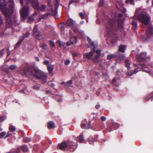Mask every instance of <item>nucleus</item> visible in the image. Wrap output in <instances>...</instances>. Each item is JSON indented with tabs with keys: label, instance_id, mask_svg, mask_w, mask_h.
<instances>
[{
	"label": "nucleus",
	"instance_id": "obj_48",
	"mask_svg": "<svg viewBox=\"0 0 153 153\" xmlns=\"http://www.w3.org/2000/svg\"><path fill=\"white\" fill-rule=\"evenodd\" d=\"M3 54V50H0V57H1L2 56Z\"/></svg>",
	"mask_w": 153,
	"mask_h": 153
},
{
	"label": "nucleus",
	"instance_id": "obj_55",
	"mask_svg": "<svg viewBox=\"0 0 153 153\" xmlns=\"http://www.w3.org/2000/svg\"><path fill=\"white\" fill-rule=\"evenodd\" d=\"M150 97H153V93L150 94Z\"/></svg>",
	"mask_w": 153,
	"mask_h": 153
},
{
	"label": "nucleus",
	"instance_id": "obj_35",
	"mask_svg": "<svg viewBox=\"0 0 153 153\" xmlns=\"http://www.w3.org/2000/svg\"><path fill=\"white\" fill-rule=\"evenodd\" d=\"M42 48L44 49H46L48 48V46L46 44H44L42 46Z\"/></svg>",
	"mask_w": 153,
	"mask_h": 153
},
{
	"label": "nucleus",
	"instance_id": "obj_61",
	"mask_svg": "<svg viewBox=\"0 0 153 153\" xmlns=\"http://www.w3.org/2000/svg\"><path fill=\"white\" fill-rule=\"evenodd\" d=\"M55 18H56L57 17V16L56 15L55 16Z\"/></svg>",
	"mask_w": 153,
	"mask_h": 153
},
{
	"label": "nucleus",
	"instance_id": "obj_56",
	"mask_svg": "<svg viewBox=\"0 0 153 153\" xmlns=\"http://www.w3.org/2000/svg\"><path fill=\"white\" fill-rule=\"evenodd\" d=\"M59 6V4L58 2L56 3V6L58 7Z\"/></svg>",
	"mask_w": 153,
	"mask_h": 153
},
{
	"label": "nucleus",
	"instance_id": "obj_18",
	"mask_svg": "<svg viewBox=\"0 0 153 153\" xmlns=\"http://www.w3.org/2000/svg\"><path fill=\"white\" fill-rule=\"evenodd\" d=\"M126 46L123 45H121L119 46V51L122 52H124L125 51Z\"/></svg>",
	"mask_w": 153,
	"mask_h": 153
},
{
	"label": "nucleus",
	"instance_id": "obj_15",
	"mask_svg": "<svg viewBox=\"0 0 153 153\" xmlns=\"http://www.w3.org/2000/svg\"><path fill=\"white\" fill-rule=\"evenodd\" d=\"M91 125V123L89 122L88 123V126L85 124L82 123L81 124V127L82 128H84L85 129H88L90 128V126Z\"/></svg>",
	"mask_w": 153,
	"mask_h": 153
},
{
	"label": "nucleus",
	"instance_id": "obj_31",
	"mask_svg": "<svg viewBox=\"0 0 153 153\" xmlns=\"http://www.w3.org/2000/svg\"><path fill=\"white\" fill-rule=\"evenodd\" d=\"M16 68V66L14 65H11L9 66V68L12 70L15 69Z\"/></svg>",
	"mask_w": 153,
	"mask_h": 153
},
{
	"label": "nucleus",
	"instance_id": "obj_11",
	"mask_svg": "<svg viewBox=\"0 0 153 153\" xmlns=\"http://www.w3.org/2000/svg\"><path fill=\"white\" fill-rule=\"evenodd\" d=\"M93 53L92 52H90L89 53H84L83 54V57L84 58L86 57L88 59H92L94 60V59H95L94 58V57H93Z\"/></svg>",
	"mask_w": 153,
	"mask_h": 153
},
{
	"label": "nucleus",
	"instance_id": "obj_53",
	"mask_svg": "<svg viewBox=\"0 0 153 153\" xmlns=\"http://www.w3.org/2000/svg\"><path fill=\"white\" fill-rule=\"evenodd\" d=\"M100 107V105H97L95 106V108H97V109H98Z\"/></svg>",
	"mask_w": 153,
	"mask_h": 153
},
{
	"label": "nucleus",
	"instance_id": "obj_1",
	"mask_svg": "<svg viewBox=\"0 0 153 153\" xmlns=\"http://www.w3.org/2000/svg\"><path fill=\"white\" fill-rule=\"evenodd\" d=\"M1 0H0V2ZM4 1V3L2 2L0 4V9L6 17L10 16L13 12V3L12 0H8V2L6 4L7 6H8L9 9L7 8L5 5V2H4V0H1Z\"/></svg>",
	"mask_w": 153,
	"mask_h": 153
},
{
	"label": "nucleus",
	"instance_id": "obj_36",
	"mask_svg": "<svg viewBox=\"0 0 153 153\" xmlns=\"http://www.w3.org/2000/svg\"><path fill=\"white\" fill-rule=\"evenodd\" d=\"M39 146L37 145H35L33 146V149H34L36 151H37V149H36V148L37 149H38L39 148Z\"/></svg>",
	"mask_w": 153,
	"mask_h": 153
},
{
	"label": "nucleus",
	"instance_id": "obj_12",
	"mask_svg": "<svg viewBox=\"0 0 153 153\" xmlns=\"http://www.w3.org/2000/svg\"><path fill=\"white\" fill-rule=\"evenodd\" d=\"M33 71L32 72L27 67L25 68L24 70V73L27 76H33Z\"/></svg>",
	"mask_w": 153,
	"mask_h": 153
},
{
	"label": "nucleus",
	"instance_id": "obj_24",
	"mask_svg": "<svg viewBox=\"0 0 153 153\" xmlns=\"http://www.w3.org/2000/svg\"><path fill=\"white\" fill-rule=\"evenodd\" d=\"M129 61L128 59H126L125 61V62L126 66L128 68H130V64L129 62Z\"/></svg>",
	"mask_w": 153,
	"mask_h": 153
},
{
	"label": "nucleus",
	"instance_id": "obj_51",
	"mask_svg": "<svg viewBox=\"0 0 153 153\" xmlns=\"http://www.w3.org/2000/svg\"><path fill=\"white\" fill-rule=\"evenodd\" d=\"M10 54V52L9 49H8L7 51V56H8Z\"/></svg>",
	"mask_w": 153,
	"mask_h": 153
},
{
	"label": "nucleus",
	"instance_id": "obj_23",
	"mask_svg": "<svg viewBox=\"0 0 153 153\" xmlns=\"http://www.w3.org/2000/svg\"><path fill=\"white\" fill-rule=\"evenodd\" d=\"M9 129L10 131L14 132L15 131L16 128L14 126L10 125L9 127Z\"/></svg>",
	"mask_w": 153,
	"mask_h": 153
},
{
	"label": "nucleus",
	"instance_id": "obj_27",
	"mask_svg": "<svg viewBox=\"0 0 153 153\" xmlns=\"http://www.w3.org/2000/svg\"><path fill=\"white\" fill-rule=\"evenodd\" d=\"M30 141H31V139L27 137L25 138L23 140V141L24 142H26V143H27V142H29Z\"/></svg>",
	"mask_w": 153,
	"mask_h": 153
},
{
	"label": "nucleus",
	"instance_id": "obj_62",
	"mask_svg": "<svg viewBox=\"0 0 153 153\" xmlns=\"http://www.w3.org/2000/svg\"><path fill=\"white\" fill-rule=\"evenodd\" d=\"M149 98V97H148V98L147 97V98H146V100H148Z\"/></svg>",
	"mask_w": 153,
	"mask_h": 153
},
{
	"label": "nucleus",
	"instance_id": "obj_4",
	"mask_svg": "<svg viewBox=\"0 0 153 153\" xmlns=\"http://www.w3.org/2000/svg\"><path fill=\"white\" fill-rule=\"evenodd\" d=\"M33 72V76L36 78L42 79L44 82L46 81L47 76L44 72L37 68H35Z\"/></svg>",
	"mask_w": 153,
	"mask_h": 153
},
{
	"label": "nucleus",
	"instance_id": "obj_43",
	"mask_svg": "<svg viewBox=\"0 0 153 153\" xmlns=\"http://www.w3.org/2000/svg\"><path fill=\"white\" fill-rule=\"evenodd\" d=\"M115 22V20L114 19H111L110 21H109V22L110 24H112L113 23H114Z\"/></svg>",
	"mask_w": 153,
	"mask_h": 153
},
{
	"label": "nucleus",
	"instance_id": "obj_13",
	"mask_svg": "<svg viewBox=\"0 0 153 153\" xmlns=\"http://www.w3.org/2000/svg\"><path fill=\"white\" fill-rule=\"evenodd\" d=\"M28 1L32 3L33 6L34 8L35 9L38 8L39 4L36 0H28Z\"/></svg>",
	"mask_w": 153,
	"mask_h": 153
},
{
	"label": "nucleus",
	"instance_id": "obj_19",
	"mask_svg": "<svg viewBox=\"0 0 153 153\" xmlns=\"http://www.w3.org/2000/svg\"><path fill=\"white\" fill-rule=\"evenodd\" d=\"M48 128H52L54 127V124L53 122H49L48 123Z\"/></svg>",
	"mask_w": 153,
	"mask_h": 153
},
{
	"label": "nucleus",
	"instance_id": "obj_34",
	"mask_svg": "<svg viewBox=\"0 0 153 153\" xmlns=\"http://www.w3.org/2000/svg\"><path fill=\"white\" fill-rule=\"evenodd\" d=\"M45 6L44 5H42V6L40 7V10L42 12H43L45 10Z\"/></svg>",
	"mask_w": 153,
	"mask_h": 153
},
{
	"label": "nucleus",
	"instance_id": "obj_9",
	"mask_svg": "<svg viewBox=\"0 0 153 153\" xmlns=\"http://www.w3.org/2000/svg\"><path fill=\"white\" fill-rule=\"evenodd\" d=\"M77 41V38L75 36H71L70 40L66 42L67 45H70L75 43Z\"/></svg>",
	"mask_w": 153,
	"mask_h": 153
},
{
	"label": "nucleus",
	"instance_id": "obj_26",
	"mask_svg": "<svg viewBox=\"0 0 153 153\" xmlns=\"http://www.w3.org/2000/svg\"><path fill=\"white\" fill-rule=\"evenodd\" d=\"M114 57L115 56L114 54H111L108 55L107 56V58L108 59H111L114 58Z\"/></svg>",
	"mask_w": 153,
	"mask_h": 153
},
{
	"label": "nucleus",
	"instance_id": "obj_10",
	"mask_svg": "<svg viewBox=\"0 0 153 153\" xmlns=\"http://www.w3.org/2000/svg\"><path fill=\"white\" fill-rule=\"evenodd\" d=\"M146 34L148 38L153 36V28L151 26H149L146 30Z\"/></svg>",
	"mask_w": 153,
	"mask_h": 153
},
{
	"label": "nucleus",
	"instance_id": "obj_22",
	"mask_svg": "<svg viewBox=\"0 0 153 153\" xmlns=\"http://www.w3.org/2000/svg\"><path fill=\"white\" fill-rule=\"evenodd\" d=\"M22 150L24 152H26L28 150V148L26 146L24 145L22 146Z\"/></svg>",
	"mask_w": 153,
	"mask_h": 153
},
{
	"label": "nucleus",
	"instance_id": "obj_37",
	"mask_svg": "<svg viewBox=\"0 0 153 153\" xmlns=\"http://www.w3.org/2000/svg\"><path fill=\"white\" fill-rule=\"evenodd\" d=\"M79 16L82 19H84L85 17H84V15L82 13H79Z\"/></svg>",
	"mask_w": 153,
	"mask_h": 153
},
{
	"label": "nucleus",
	"instance_id": "obj_40",
	"mask_svg": "<svg viewBox=\"0 0 153 153\" xmlns=\"http://www.w3.org/2000/svg\"><path fill=\"white\" fill-rule=\"evenodd\" d=\"M103 0H100L99 3L100 6H101L103 5Z\"/></svg>",
	"mask_w": 153,
	"mask_h": 153
},
{
	"label": "nucleus",
	"instance_id": "obj_54",
	"mask_svg": "<svg viewBox=\"0 0 153 153\" xmlns=\"http://www.w3.org/2000/svg\"><path fill=\"white\" fill-rule=\"evenodd\" d=\"M138 72V71H137L136 70H135L134 72L132 73V74H136V73H137V72Z\"/></svg>",
	"mask_w": 153,
	"mask_h": 153
},
{
	"label": "nucleus",
	"instance_id": "obj_33",
	"mask_svg": "<svg viewBox=\"0 0 153 153\" xmlns=\"http://www.w3.org/2000/svg\"><path fill=\"white\" fill-rule=\"evenodd\" d=\"M133 0H126L125 1V2L126 3H130L131 4H134Z\"/></svg>",
	"mask_w": 153,
	"mask_h": 153
},
{
	"label": "nucleus",
	"instance_id": "obj_29",
	"mask_svg": "<svg viewBox=\"0 0 153 153\" xmlns=\"http://www.w3.org/2000/svg\"><path fill=\"white\" fill-rule=\"evenodd\" d=\"M12 24L11 21H10V19H7L6 22V24L7 25H10Z\"/></svg>",
	"mask_w": 153,
	"mask_h": 153
},
{
	"label": "nucleus",
	"instance_id": "obj_41",
	"mask_svg": "<svg viewBox=\"0 0 153 153\" xmlns=\"http://www.w3.org/2000/svg\"><path fill=\"white\" fill-rule=\"evenodd\" d=\"M100 119H101V120L103 121H105L106 120V117H105L103 116H102L101 117Z\"/></svg>",
	"mask_w": 153,
	"mask_h": 153
},
{
	"label": "nucleus",
	"instance_id": "obj_3",
	"mask_svg": "<svg viewBox=\"0 0 153 153\" xmlns=\"http://www.w3.org/2000/svg\"><path fill=\"white\" fill-rule=\"evenodd\" d=\"M138 12L136 10L135 12L134 19H137L141 23L146 25H148L150 23V19L149 17L146 15L140 14L137 15Z\"/></svg>",
	"mask_w": 153,
	"mask_h": 153
},
{
	"label": "nucleus",
	"instance_id": "obj_64",
	"mask_svg": "<svg viewBox=\"0 0 153 153\" xmlns=\"http://www.w3.org/2000/svg\"><path fill=\"white\" fill-rule=\"evenodd\" d=\"M152 5H153V1H152Z\"/></svg>",
	"mask_w": 153,
	"mask_h": 153
},
{
	"label": "nucleus",
	"instance_id": "obj_30",
	"mask_svg": "<svg viewBox=\"0 0 153 153\" xmlns=\"http://www.w3.org/2000/svg\"><path fill=\"white\" fill-rule=\"evenodd\" d=\"M63 26V24L62 23H59V27L62 31L64 30V27Z\"/></svg>",
	"mask_w": 153,
	"mask_h": 153
},
{
	"label": "nucleus",
	"instance_id": "obj_2",
	"mask_svg": "<svg viewBox=\"0 0 153 153\" xmlns=\"http://www.w3.org/2000/svg\"><path fill=\"white\" fill-rule=\"evenodd\" d=\"M59 149L62 150H65L67 149L70 151H74L76 148V146L74 144L73 141H68L66 142H63L59 145Z\"/></svg>",
	"mask_w": 153,
	"mask_h": 153
},
{
	"label": "nucleus",
	"instance_id": "obj_39",
	"mask_svg": "<svg viewBox=\"0 0 153 153\" xmlns=\"http://www.w3.org/2000/svg\"><path fill=\"white\" fill-rule=\"evenodd\" d=\"M50 44L51 45L52 47H55L54 43L53 41H50Z\"/></svg>",
	"mask_w": 153,
	"mask_h": 153
},
{
	"label": "nucleus",
	"instance_id": "obj_44",
	"mask_svg": "<svg viewBox=\"0 0 153 153\" xmlns=\"http://www.w3.org/2000/svg\"><path fill=\"white\" fill-rule=\"evenodd\" d=\"M125 56H124V54H122L119 57V58L120 59H123L124 58Z\"/></svg>",
	"mask_w": 153,
	"mask_h": 153
},
{
	"label": "nucleus",
	"instance_id": "obj_5",
	"mask_svg": "<svg viewBox=\"0 0 153 153\" xmlns=\"http://www.w3.org/2000/svg\"><path fill=\"white\" fill-rule=\"evenodd\" d=\"M21 15L22 18H25L28 15V9L27 7H23L20 10Z\"/></svg>",
	"mask_w": 153,
	"mask_h": 153
},
{
	"label": "nucleus",
	"instance_id": "obj_45",
	"mask_svg": "<svg viewBox=\"0 0 153 153\" xmlns=\"http://www.w3.org/2000/svg\"><path fill=\"white\" fill-rule=\"evenodd\" d=\"M4 117H2L0 118V121L1 122L3 121L4 120Z\"/></svg>",
	"mask_w": 153,
	"mask_h": 153
},
{
	"label": "nucleus",
	"instance_id": "obj_57",
	"mask_svg": "<svg viewBox=\"0 0 153 153\" xmlns=\"http://www.w3.org/2000/svg\"><path fill=\"white\" fill-rule=\"evenodd\" d=\"M85 16L87 17L88 16V13H85Z\"/></svg>",
	"mask_w": 153,
	"mask_h": 153
},
{
	"label": "nucleus",
	"instance_id": "obj_49",
	"mask_svg": "<svg viewBox=\"0 0 153 153\" xmlns=\"http://www.w3.org/2000/svg\"><path fill=\"white\" fill-rule=\"evenodd\" d=\"M72 83V81L71 80H70L68 81V84L69 85H70Z\"/></svg>",
	"mask_w": 153,
	"mask_h": 153
},
{
	"label": "nucleus",
	"instance_id": "obj_25",
	"mask_svg": "<svg viewBox=\"0 0 153 153\" xmlns=\"http://www.w3.org/2000/svg\"><path fill=\"white\" fill-rule=\"evenodd\" d=\"M23 40V39H20L18 42L17 43L16 45H15V48H17L21 44V43L22 42V40Z\"/></svg>",
	"mask_w": 153,
	"mask_h": 153
},
{
	"label": "nucleus",
	"instance_id": "obj_8",
	"mask_svg": "<svg viewBox=\"0 0 153 153\" xmlns=\"http://www.w3.org/2000/svg\"><path fill=\"white\" fill-rule=\"evenodd\" d=\"M33 31L34 35H35L36 39L39 40H41L43 39L42 36L38 30L37 28L36 27H35L34 28Z\"/></svg>",
	"mask_w": 153,
	"mask_h": 153
},
{
	"label": "nucleus",
	"instance_id": "obj_63",
	"mask_svg": "<svg viewBox=\"0 0 153 153\" xmlns=\"http://www.w3.org/2000/svg\"><path fill=\"white\" fill-rule=\"evenodd\" d=\"M88 141L89 142H90V140L89 139H88Z\"/></svg>",
	"mask_w": 153,
	"mask_h": 153
},
{
	"label": "nucleus",
	"instance_id": "obj_38",
	"mask_svg": "<svg viewBox=\"0 0 153 153\" xmlns=\"http://www.w3.org/2000/svg\"><path fill=\"white\" fill-rule=\"evenodd\" d=\"M88 41L89 42V43L91 44L92 45H94V43L92 42L91 40V39H90L89 38H87Z\"/></svg>",
	"mask_w": 153,
	"mask_h": 153
},
{
	"label": "nucleus",
	"instance_id": "obj_42",
	"mask_svg": "<svg viewBox=\"0 0 153 153\" xmlns=\"http://www.w3.org/2000/svg\"><path fill=\"white\" fill-rule=\"evenodd\" d=\"M70 61L68 59H66L65 61V63L66 65H67L70 63Z\"/></svg>",
	"mask_w": 153,
	"mask_h": 153
},
{
	"label": "nucleus",
	"instance_id": "obj_14",
	"mask_svg": "<svg viewBox=\"0 0 153 153\" xmlns=\"http://www.w3.org/2000/svg\"><path fill=\"white\" fill-rule=\"evenodd\" d=\"M57 43L58 46L62 47L63 48H66V46H67L66 45V43L63 42L60 40H58Z\"/></svg>",
	"mask_w": 153,
	"mask_h": 153
},
{
	"label": "nucleus",
	"instance_id": "obj_6",
	"mask_svg": "<svg viewBox=\"0 0 153 153\" xmlns=\"http://www.w3.org/2000/svg\"><path fill=\"white\" fill-rule=\"evenodd\" d=\"M65 26L66 27L71 26V28H76L77 25L74 21H73L71 19H68L66 22Z\"/></svg>",
	"mask_w": 153,
	"mask_h": 153
},
{
	"label": "nucleus",
	"instance_id": "obj_17",
	"mask_svg": "<svg viewBox=\"0 0 153 153\" xmlns=\"http://www.w3.org/2000/svg\"><path fill=\"white\" fill-rule=\"evenodd\" d=\"M6 133L5 132H3L0 133V137L1 138L2 137H6L9 136L10 134L8 132L7 135H6Z\"/></svg>",
	"mask_w": 153,
	"mask_h": 153
},
{
	"label": "nucleus",
	"instance_id": "obj_47",
	"mask_svg": "<svg viewBox=\"0 0 153 153\" xmlns=\"http://www.w3.org/2000/svg\"><path fill=\"white\" fill-rule=\"evenodd\" d=\"M116 79H115V78L113 79V83L114 85H115L116 84Z\"/></svg>",
	"mask_w": 153,
	"mask_h": 153
},
{
	"label": "nucleus",
	"instance_id": "obj_32",
	"mask_svg": "<svg viewBox=\"0 0 153 153\" xmlns=\"http://www.w3.org/2000/svg\"><path fill=\"white\" fill-rule=\"evenodd\" d=\"M34 21V19L32 17L29 18L28 20V22L29 23H31Z\"/></svg>",
	"mask_w": 153,
	"mask_h": 153
},
{
	"label": "nucleus",
	"instance_id": "obj_16",
	"mask_svg": "<svg viewBox=\"0 0 153 153\" xmlns=\"http://www.w3.org/2000/svg\"><path fill=\"white\" fill-rule=\"evenodd\" d=\"M47 68L49 74L52 75V71L53 69V66L52 65H48L47 66Z\"/></svg>",
	"mask_w": 153,
	"mask_h": 153
},
{
	"label": "nucleus",
	"instance_id": "obj_46",
	"mask_svg": "<svg viewBox=\"0 0 153 153\" xmlns=\"http://www.w3.org/2000/svg\"><path fill=\"white\" fill-rule=\"evenodd\" d=\"M49 61L48 60H46L44 61V64L45 65H47L49 64Z\"/></svg>",
	"mask_w": 153,
	"mask_h": 153
},
{
	"label": "nucleus",
	"instance_id": "obj_50",
	"mask_svg": "<svg viewBox=\"0 0 153 153\" xmlns=\"http://www.w3.org/2000/svg\"><path fill=\"white\" fill-rule=\"evenodd\" d=\"M2 21L1 16H0V25L2 24Z\"/></svg>",
	"mask_w": 153,
	"mask_h": 153
},
{
	"label": "nucleus",
	"instance_id": "obj_52",
	"mask_svg": "<svg viewBox=\"0 0 153 153\" xmlns=\"http://www.w3.org/2000/svg\"><path fill=\"white\" fill-rule=\"evenodd\" d=\"M73 55L74 56H76L77 55V54L76 53H73Z\"/></svg>",
	"mask_w": 153,
	"mask_h": 153
},
{
	"label": "nucleus",
	"instance_id": "obj_58",
	"mask_svg": "<svg viewBox=\"0 0 153 153\" xmlns=\"http://www.w3.org/2000/svg\"><path fill=\"white\" fill-rule=\"evenodd\" d=\"M19 149H17V153H19Z\"/></svg>",
	"mask_w": 153,
	"mask_h": 153
},
{
	"label": "nucleus",
	"instance_id": "obj_7",
	"mask_svg": "<svg viewBox=\"0 0 153 153\" xmlns=\"http://www.w3.org/2000/svg\"><path fill=\"white\" fill-rule=\"evenodd\" d=\"M136 57L140 61H143L147 57L146 53L145 52H142L137 55Z\"/></svg>",
	"mask_w": 153,
	"mask_h": 153
},
{
	"label": "nucleus",
	"instance_id": "obj_20",
	"mask_svg": "<svg viewBox=\"0 0 153 153\" xmlns=\"http://www.w3.org/2000/svg\"><path fill=\"white\" fill-rule=\"evenodd\" d=\"M96 52L97 54V55H94V58L95 59H97L99 58V57H100V56L101 53V51L100 50H97L96 51Z\"/></svg>",
	"mask_w": 153,
	"mask_h": 153
},
{
	"label": "nucleus",
	"instance_id": "obj_21",
	"mask_svg": "<svg viewBox=\"0 0 153 153\" xmlns=\"http://www.w3.org/2000/svg\"><path fill=\"white\" fill-rule=\"evenodd\" d=\"M79 141L81 143H83L84 142V140L83 139V136L82 134H80L79 138Z\"/></svg>",
	"mask_w": 153,
	"mask_h": 153
},
{
	"label": "nucleus",
	"instance_id": "obj_28",
	"mask_svg": "<svg viewBox=\"0 0 153 153\" xmlns=\"http://www.w3.org/2000/svg\"><path fill=\"white\" fill-rule=\"evenodd\" d=\"M131 24L133 26H134L135 27H136L137 26V22L135 21L132 20L131 22Z\"/></svg>",
	"mask_w": 153,
	"mask_h": 153
},
{
	"label": "nucleus",
	"instance_id": "obj_60",
	"mask_svg": "<svg viewBox=\"0 0 153 153\" xmlns=\"http://www.w3.org/2000/svg\"><path fill=\"white\" fill-rule=\"evenodd\" d=\"M36 59L38 60V61H39V59H38V57L37 58H36Z\"/></svg>",
	"mask_w": 153,
	"mask_h": 153
},
{
	"label": "nucleus",
	"instance_id": "obj_59",
	"mask_svg": "<svg viewBox=\"0 0 153 153\" xmlns=\"http://www.w3.org/2000/svg\"><path fill=\"white\" fill-rule=\"evenodd\" d=\"M23 90H21L20 91V92L21 93H23Z\"/></svg>",
	"mask_w": 153,
	"mask_h": 153
}]
</instances>
